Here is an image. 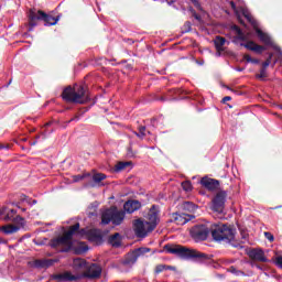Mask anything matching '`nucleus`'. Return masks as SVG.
Listing matches in <instances>:
<instances>
[{"mask_svg": "<svg viewBox=\"0 0 282 282\" xmlns=\"http://www.w3.org/2000/svg\"><path fill=\"white\" fill-rule=\"evenodd\" d=\"M73 268L76 273L65 271L63 273L53 274L54 281H80V279H100L102 268L96 263H87L85 259L77 258L73 260Z\"/></svg>", "mask_w": 282, "mask_h": 282, "instance_id": "f257e3e1", "label": "nucleus"}, {"mask_svg": "<svg viewBox=\"0 0 282 282\" xmlns=\"http://www.w3.org/2000/svg\"><path fill=\"white\" fill-rule=\"evenodd\" d=\"M231 10H234L238 21H240V23H243V21L241 20V17H245V19L248 21V23H250L253 29L254 32L258 36V39H260L261 43H263L264 45H268L269 47H272L274 44L272 42V37H270V35H268V33L261 31V29H259V22H257V20H254V18L252 17V14L250 13V11H248V9H246V7H243V0H231L228 1Z\"/></svg>", "mask_w": 282, "mask_h": 282, "instance_id": "f03ea898", "label": "nucleus"}, {"mask_svg": "<svg viewBox=\"0 0 282 282\" xmlns=\"http://www.w3.org/2000/svg\"><path fill=\"white\" fill-rule=\"evenodd\" d=\"M0 219H3V221H13V224H15L0 227V232H3L4 235H14V232H19V230L25 226V219L17 215V210L10 207L0 208Z\"/></svg>", "mask_w": 282, "mask_h": 282, "instance_id": "7ed1b4c3", "label": "nucleus"}, {"mask_svg": "<svg viewBox=\"0 0 282 282\" xmlns=\"http://www.w3.org/2000/svg\"><path fill=\"white\" fill-rule=\"evenodd\" d=\"M80 224H75L70 226L69 230L64 232L63 236L54 238L50 241L51 248L57 250V252H69L72 250V238L74 237L75 232L79 230Z\"/></svg>", "mask_w": 282, "mask_h": 282, "instance_id": "20e7f679", "label": "nucleus"}, {"mask_svg": "<svg viewBox=\"0 0 282 282\" xmlns=\"http://www.w3.org/2000/svg\"><path fill=\"white\" fill-rule=\"evenodd\" d=\"M210 232L214 241L230 243V241H235L237 229L224 223H216L210 226Z\"/></svg>", "mask_w": 282, "mask_h": 282, "instance_id": "39448f33", "label": "nucleus"}, {"mask_svg": "<svg viewBox=\"0 0 282 282\" xmlns=\"http://www.w3.org/2000/svg\"><path fill=\"white\" fill-rule=\"evenodd\" d=\"M164 250L169 254L181 257V259H198V261H206V259H208V254L206 253H202L195 249L184 248L178 245H166Z\"/></svg>", "mask_w": 282, "mask_h": 282, "instance_id": "423d86ee", "label": "nucleus"}, {"mask_svg": "<svg viewBox=\"0 0 282 282\" xmlns=\"http://www.w3.org/2000/svg\"><path fill=\"white\" fill-rule=\"evenodd\" d=\"M62 97L67 102H75L78 105H85V102L89 100V96H87V90H85V87L78 84L74 85V87H66L62 94Z\"/></svg>", "mask_w": 282, "mask_h": 282, "instance_id": "0eeeda50", "label": "nucleus"}, {"mask_svg": "<svg viewBox=\"0 0 282 282\" xmlns=\"http://www.w3.org/2000/svg\"><path fill=\"white\" fill-rule=\"evenodd\" d=\"M36 21H44L45 25H56L58 23V18H54L43 11H36L34 9L29 10V25L30 29L36 28Z\"/></svg>", "mask_w": 282, "mask_h": 282, "instance_id": "6e6552de", "label": "nucleus"}, {"mask_svg": "<svg viewBox=\"0 0 282 282\" xmlns=\"http://www.w3.org/2000/svg\"><path fill=\"white\" fill-rule=\"evenodd\" d=\"M124 210H118L116 207L106 209L101 215V224H113V226H120L124 221Z\"/></svg>", "mask_w": 282, "mask_h": 282, "instance_id": "1a4fd4ad", "label": "nucleus"}, {"mask_svg": "<svg viewBox=\"0 0 282 282\" xmlns=\"http://www.w3.org/2000/svg\"><path fill=\"white\" fill-rule=\"evenodd\" d=\"M134 226V235L138 237L144 238L149 235V232H153L155 230L147 220L137 219L133 224Z\"/></svg>", "mask_w": 282, "mask_h": 282, "instance_id": "9d476101", "label": "nucleus"}, {"mask_svg": "<svg viewBox=\"0 0 282 282\" xmlns=\"http://www.w3.org/2000/svg\"><path fill=\"white\" fill-rule=\"evenodd\" d=\"M210 230L206 225H196L189 230V235L196 241H206Z\"/></svg>", "mask_w": 282, "mask_h": 282, "instance_id": "9b49d317", "label": "nucleus"}, {"mask_svg": "<svg viewBox=\"0 0 282 282\" xmlns=\"http://www.w3.org/2000/svg\"><path fill=\"white\" fill-rule=\"evenodd\" d=\"M226 197H228L226 191H220L213 198V210L218 213V215L224 213V208L226 206Z\"/></svg>", "mask_w": 282, "mask_h": 282, "instance_id": "f8f14e48", "label": "nucleus"}, {"mask_svg": "<svg viewBox=\"0 0 282 282\" xmlns=\"http://www.w3.org/2000/svg\"><path fill=\"white\" fill-rule=\"evenodd\" d=\"M147 223L152 227V228H158V224H160V209L158 206L153 205L148 215L145 216Z\"/></svg>", "mask_w": 282, "mask_h": 282, "instance_id": "ddd939ff", "label": "nucleus"}, {"mask_svg": "<svg viewBox=\"0 0 282 282\" xmlns=\"http://www.w3.org/2000/svg\"><path fill=\"white\" fill-rule=\"evenodd\" d=\"M145 252H149V249H137L135 252L128 253L126 259L123 260V265H127L128 268H131L138 261V254H144Z\"/></svg>", "mask_w": 282, "mask_h": 282, "instance_id": "4468645a", "label": "nucleus"}, {"mask_svg": "<svg viewBox=\"0 0 282 282\" xmlns=\"http://www.w3.org/2000/svg\"><path fill=\"white\" fill-rule=\"evenodd\" d=\"M142 208V204L140 200H128L123 204V209L126 213H135V210H140Z\"/></svg>", "mask_w": 282, "mask_h": 282, "instance_id": "2eb2a0df", "label": "nucleus"}, {"mask_svg": "<svg viewBox=\"0 0 282 282\" xmlns=\"http://www.w3.org/2000/svg\"><path fill=\"white\" fill-rule=\"evenodd\" d=\"M193 219V216L188 214H173V221L177 226H184L185 224H188Z\"/></svg>", "mask_w": 282, "mask_h": 282, "instance_id": "dca6fc26", "label": "nucleus"}, {"mask_svg": "<svg viewBox=\"0 0 282 282\" xmlns=\"http://www.w3.org/2000/svg\"><path fill=\"white\" fill-rule=\"evenodd\" d=\"M200 184L208 191H215L216 188L219 187V181L215 178L203 177L200 180Z\"/></svg>", "mask_w": 282, "mask_h": 282, "instance_id": "f3484780", "label": "nucleus"}, {"mask_svg": "<svg viewBox=\"0 0 282 282\" xmlns=\"http://www.w3.org/2000/svg\"><path fill=\"white\" fill-rule=\"evenodd\" d=\"M240 45H242V47H246L247 50H250L251 52H256L257 54H262L263 52H265L264 46L258 45L252 41L241 43Z\"/></svg>", "mask_w": 282, "mask_h": 282, "instance_id": "a211bd4d", "label": "nucleus"}, {"mask_svg": "<svg viewBox=\"0 0 282 282\" xmlns=\"http://www.w3.org/2000/svg\"><path fill=\"white\" fill-rule=\"evenodd\" d=\"M54 260L37 259L31 262V268L44 269L53 265Z\"/></svg>", "mask_w": 282, "mask_h": 282, "instance_id": "6ab92c4d", "label": "nucleus"}, {"mask_svg": "<svg viewBox=\"0 0 282 282\" xmlns=\"http://www.w3.org/2000/svg\"><path fill=\"white\" fill-rule=\"evenodd\" d=\"M231 32H234V39H232V43H238L239 41H246L248 39V36H246V34H243V31H241V29H239V26L234 25L231 28Z\"/></svg>", "mask_w": 282, "mask_h": 282, "instance_id": "aec40b11", "label": "nucleus"}, {"mask_svg": "<svg viewBox=\"0 0 282 282\" xmlns=\"http://www.w3.org/2000/svg\"><path fill=\"white\" fill-rule=\"evenodd\" d=\"M250 257L256 261H261V263L268 262V258H265V253L261 249H253L250 252Z\"/></svg>", "mask_w": 282, "mask_h": 282, "instance_id": "412c9836", "label": "nucleus"}, {"mask_svg": "<svg viewBox=\"0 0 282 282\" xmlns=\"http://www.w3.org/2000/svg\"><path fill=\"white\" fill-rule=\"evenodd\" d=\"M214 43L218 52H224V45H226V43L228 45V41H226V37L221 36H216Z\"/></svg>", "mask_w": 282, "mask_h": 282, "instance_id": "4be33fe9", "label": "nucleus"}, {"mask_svg": "<svg viewBox=\"0 0 282 282\" xmlns=\"http://www.w3.org/2000/svg\"><path fill=\"white\" fill-rule=\"evenodd\" d=\"M108 241L113 248H119L120 243H122V238L120 237V234H115L109 237Z\"/></svg>", "mask_w": 282, "mask_h": 282, "instance_id": "5701e85b", "label": "nucleus"}, {"mask_svg": "<svg viewBox=\"0 0 282 282\" xmlns=\"http://www.w3.org/2000/svg\"><path fill=\"white\" fill-rule=\"evenodd\" d=\"M88 238L90 239V241H100V239H102V237L100 236V231L96 229H91L88 231Z\"/></svg>", "mask_w": 282, "mask_h": 282, "instance_id": "b1692460", "label": "nucleus"}, {"mask_svg": "<svg viewBox=\"0 0 282 282\" xmlns=\"http://www.w3.org/2000/svg\"><path fill=\"white\" fill-rule=\"evenodd\" d=\"M127 166H131V162H119L115 165L116 173H120V171H124Z\"/></svg>", "mask_w": 282, "mask_h": 282, "instance_id": "393cba45", "label": "nucleus"}, {"mask_svg": "<svg viewBox=\"0 0 282 282\" xmlns=\"http://www.w3.org/2000/svg\"><path fill=\"white\" fill-rule=\"evenodd\" d=\"M105 180H107V175H105L104 173H96L93 175V182H95L98 185H100V182Z\"/></svg>", "mask_w": 282, "mask_h": 282, "instance_id": "a878e982", "label": "nucleus"}, {"mask_svg": "<svg viewBox=\"0 0 282 282\" xmlns=\"http://www.w3.org/2000/svg\"><path fill=\"white\" fill-rule=\"evenodd\" d=\"M164 270H173V267L171 265H166V264H159L155 267V274H160L162 272H164Z\"/></svg>", "mask_w": 282, "mask_h": 282, "instance_id": "bb28decb", "label": "nucleus"}, {"mask_svg": "<svg viewBox=\"0 0 282 282\" xmlns=\"http://www.w3.org/2000/svg\"><path fill=\"white\" fill-rule=\"evenodd\" d=\"M256 78H258V80H265L268 78V69L261 68L260 73L256 75Z\"/></svg>", "mask_w": 282, "mask_h": 282, "instance_id": "cd10ccee", "label": "nucleus"}, {"mask_svg": "<svg viewBox=\"0 0 282 282\" xmlns=\"http://www.w3.org/2000/svg\"><path fill=\"white\" fill-rule=\"evenodd\" d=\"M182 188L186 191V193L193 191V185L191 184V181H185L182 183Z\"/></svg>", "mask_w": 282, "mask_h": 282, "instance_id": "c85d7f7f", "label": "nucleus"}, {"mask_svg": "<svg viewBox=\"0 0 282 282\" xmlns=\"http://www.w3.org/2000/svg\"><path fill=\"white\" fill-rule=\"evenodd\" d=\"M243 58H245V61L247 62V63H252L253 65H258V63H259V59H256V58H252L250 55H248V54H246L245 56H243Z\"/></svg>", "mask_w": 282, "mask_h": 282, "instance_id": "c756f323", "label": "nucleus"}, {"mask_svg": "<svg viewBox=\"0 0 282 282\" xmlns=\"http://www.w3.org/2000/svg\"><path fill=\"white\" fill-rule=\"evenodd\" d=\"M135 135L138 138H144L147 135V128L145 127H140L139 132H135Z\"/></svg>", "mask_w": 282, "mask_h": 282, "instance_id": "7c9ffc66", "label": "nucleus"}, {"mask_svg": "<svg viewBox=\"0 0 282 282\" xmlns=\"http://www.w3.org/2000/svg\"><path fill=\"white\" fill-rule=\"evenodd\" d=\"M271 63H272V54H270L269 58L264 63H262V69H268Z\"/></svg>", "mask_w": 282, "mask_h": 282, "instance_id": "2f4dec72", "label": "nucleus"}, {"mask_svg": "<svg viewBox=\"0 0 282 282\" xmlns=\"http://www.w3.org/2000/svg\"><path fill=\"white\" fill-rule=\"evenodd\" d=\"M192 1L193 6L199 10V12H204V9L202 8V4L199 3V0H189Z\"/></svg>", "mask_w": 282, "mask_h": 282, "instance_id": "473e14b6", "label": "nucleus"}, {"mask_svg": "<svg viewBox=\"0 0 282 282\" xmlns=\"http://www.w3.org/2000/svg\"><path fill=\"white\" fill-rule=\"evenodd\" d=\"M23 202H26V204H30L31 206L36 204V200L35 199H30L28 196H23L22 198Z\"/></svg>", "mask_w": 282, "mask_h": 282, "instance_id": "72a5a7b5", "label": "nucleus"}, {"mask_svg": "<svg viewBox=\"0 0 282 282\" xmlns=\"http://www.w3.org/2000/svg\"><path fill=\"white\" fill-rule=\"evenodd\" d=\"M264 237H265V239H268V241H274V236L272 234H270L269 231L264 232Z\"/></svg>", "mask_w": 282, "mask_h": 282, "instance_id": "f704fd0d", "label": "nucleus"}, {"mask_svg": "<svg viewBox=\"0 0 282 282\" xmlns=\"http://www.w3.org/2000/svg\"><path fill=\"white\" fill-rule=\"evenodd\" d=\"M85 177H87V175H76L73 177L74 182H80V180H85Z\"/></svg>", "mask_w": 282, "mask_h": 282, "instance_id": "c9c22d12", "label": "nucleus"}, {"mask_svg": "<svg viewBox=\"0 0 282 282\" xmlns=\"http://www.w3.org/2000/svg\"><path fill=\"white\" fill-rule=\"evenodd\" d=\"M275 263H276V265H278L279 268H282V256H280V257H278V258L275 259Z\"/></svg>", "mask_w": 282, "mask_h": 282, "instance_id": "e433bc0d", "label": "nucleus"}, {"mask_svg": "<svg viewBox=\"0 0 282 282\" xmlns=\"http://www.w3.org/2000/svg\"><path fill=\"white\" fill-rule=\"evenodd\" d=\"M184 32H191V22L185 23V31Z\"/></svg>", "mask_w": 282, "mask_h": 282, "instance_id": "4c0bfd02", "label": "nucleus"}, {"mask_svg": "<svg viewBox=\"0 0 282 282\" xmlns=\"http://www.w3.org/2000/svg\"><path fill=\"white\" fill-rule=\"evenodd\" d=\"M229 100H232V97L226 96L223 98V102H228Z\"/></svg>", "mask_w": 282, "mask_h": 282, "instance_id": "58836bf2", "label": "nucleus"}, {"mask_svg": "<svg viewBox=\"0 0 282 282\" xmlns=\"http://www.w3.org/2000/svg\"><path fill=\"white\" fill-rule=\"evenodd\" d=\"M189 206L193 208L195 205H193V203H191V202H186L185 207H189Z\"/></svg>", "mask_w": 282, "mask_h": 282, "instance_id": "ea45409f", "label": "nucleus"}, {"mask_svg": "<svg viewBox=\"0 0 282 282\" xmlns=\"http://www.w3.org/2000/svg\"><path fill=\"white\" fill-rule=\"evenodd\" d=\"M281 58H282V52H281V51H279L278 61H281Z\"/></svg>", "mask_w": 282, "mask_h": 282, "instance_id": "a19ab883", "label": "nucleus"}, {"mask_svg": "<svg viewBox=\"0 0 282 282\" xmlns=\"http://www.w3.org/2000/svg\"><path fill=\"white\" fill-rule=\"evenodd\" d=\"M236 72H243V68H236Z\"/></svg>", "mask_w": 282, "mask_h": 282, "instance_id": "79ce46f5", "label": "nucleus"}, {"mask_svg": "<svg viewBox=\"0 0 282 282\" xmlns=\"http://www.w3.org/2000/svg\"><path fill=\"white\" fill-rule=\"evenodd\" d=\"M0 243H7L4 239H0Z\"/></svg>", "mask_w": 282, "mask_h": 282, "instance_id": "37998d69", "label": "nucleus"}, {"mask_svg": "<svg viewBox=\"0 0 282 282\" xmlns=\"http://www.w3.org/2000/svg\"><path fill=\"white\" fill-rule=\"evenodd\" d=\"M173 3H175V1L172 0L171 2H169V6H173Z\"/></svg>", "mask_w": 282, "mask_h": 282, "instance_id": "c03bdc74", "label": "nucleus"}, {"mask_svg": "<svg viewBox=\"0 0 282 282\" xmlns=\"http://www.w3.org/2000/svg\"><path fill=\"white\" fill-rule=\"evenodd\" d=\"M83 252H87V248H85V249L83 250Z\"/></svg>", "mask_w": 282, "mask_h": 282, "instance_id": "a18cd8bd", "label": "nucleus"}, {"mask_svg": "<svg viewBox=\"0 0 282 282\" xmlns=\"http://www.w3.org/2000/svg\"><path fill=\"white\" fill-rule=\"evenodd\" d=\"M195 19H199V17H198V15H195Z\"/></svg>", "mask_w": 282, "mask_h": 282, "instance_id": "49530a36", "label": "nucleus"}]
</instances>
